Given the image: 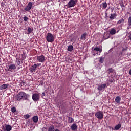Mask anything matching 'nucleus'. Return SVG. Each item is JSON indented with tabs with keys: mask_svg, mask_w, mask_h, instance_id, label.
I'll return each instance as SVG.
<instances>
[{
	"mask_svg": "<svg viewBox=\"0 0 131 131\" xmlns=\"http://www.w3.org/2000/svg\"><path fill=\"white\" fill-rule=\"evenodd\" d=\"M30 96L29 94H27L25 92H20L16 96V99L17 101H20L21 100H28Z\"/></svg>",
	"mask_w": 131,
	"mask_h": 131,
	"instance_id": "obj_1",
	"label": "nucleus"
},
{
	"mask_svg": "<svg viewBox=\"0 0 131 131\" xmlns=\"http://www.w3.org/2000/svg\"><path fill=\"white\" fill-rule=\"evenodd\" d=\"M103 51V49L102 48H100L96 46L92 50V54L93 56H98V54L100 55L101 53Z\"/></svg>",
	"mask_w": 131,
	"mask_h": 131,
	"instance_id": "obj_2",
	"label": "nucleus"
},
{
	"mask_svg": "<svg viewBox=\"0 0 131 131\" xmlns=\"http://www.w3.org/2000/svg\"><path fill=\"white\" fill-rule=\"evenodd\" d=\"M46 40L48 42H53L55 40V36L51 33H48L46 36Z\"/></svg>",
	"mask_w": 131,
	"mask_h": 131,
	"instance_id": "obj_3",
	"label": "nucleus"
},
{
	"mask_svg": "<svg viewBox=\"0 0 131 131\" xmlns=\"http://www.w3.org/2000/svg\"><path fill=\"white\" fill-rule=\"evenodd\" d=\"M95 117L98 118L99 120L104 118V113L102 111H98L95 113Z\"/></svg>",
	"mask_w": 131,
	"mask_h": 131,
	"instance_id": "obj_4",
	"label": "nucleus"
},
{
	"mask_svg": "<svg viewBox=\"0 0 131 131\" xmlns=\"http://www.w3.org/2000/svg\"><path fill=\"white\" fill-rule=\"evenodd\" d=\"M77 0H70L66 5L68 8H72L76 5Z\"/></svg>",
	"mask_w": 131,
	"mask_h": 131,
	"instance_id": "obj_5",
	"label": "nucleus"
},
{
	"mask_svg": "<svg viewBox=\"0 0 131 131\" xmlns=\"http://www.w3.org/2000/svg\"><path fill=\"white\" fill-rule=\"evenodd\" d=\"M2 129L3 131H11L12 126L10 125L4 124L2 125Z\"/></svg>",
	"mask_w": 131,
	"mask_h": 131,
	"instance_id": "obj_6",
	"label": "nucleus"
},
{
	"mask_svg": "<svg viewBox=\"0 0 131 131\" xmlns=\"http://www.w3.org/2000/svg\"><path fill=\"white\" fill-rule=\"evenodd\" d=\"M32 98L34 102H36L37 101H39V99H40V96L39 94L37 93H35L32 95Z\"/></svg>",
	"mask_w": 131,
	"mask_h": 131,
	"instance_id": "obj_7",
	"label": "nucleus"
},
{
	"mask_svg": "<svg viewBox=\"0 0 131 131\" xmlns=\"http://www.w3.org/2000/svg\"><path fill=\"white\" fill-rule=\"evenodd\" d=\"M37 60L39 63H44L45 61H46V57L43 55L38 56Z\"/></svg>",
	"mask_w": 131,
	"mask_h": 131,
	"instance_id": "obj_8",
	"label": "nucleus"
},
{
	"mask_svg": "<svg viewBox=\"0 0 131 131\" xmlns=\"http://www.w3.org/2000/svg\"><path fill=\"white\" fill-rule=\"evenodd\" d=\"M32 6H33V3H32V2H29L27 6L25 9L26 12H28V11H30V10L32 9Z\"/></svg>",
	"mask_w": 131,
	"mask_h": 131,
	"instance_id": "obj_9",
	"label": "nucleus"
},
{
	"mask_svg": "<svg viewBox=\"0 0 131 131\" xmlns=\"http://www.w3.org/2000/svg\"><path fill=\"white\" fill-rule=\"evenodd\" d=\"M16 69V64H10L8 67L7 71H10V72H13L14 70Z\"/></svg>",
	"mask_w": 131,
	"mask_h": 131,
	"instance_id": "obj_10",
	"label": "nucleus"
},
{
	"mask_svg": "<svg viewBox=\"0 0 131 131\" xmlns=\"http://www.w3.org/2000/svg\"><path fill=\"white\" fill-rule=\"evenodd\" d=\"M37 68V64L36 63L34 64L30 68V71L32 73L35 72V70Z\"/></svg>",
	"mask_w": 131,
	"mask_h": 131,
	"instance_id": "obj_11",
	"label": "nucleus"
},
{
	"mask_svg": "<svg viewBox=\"0 0 131 131\" xmlns=\"http://www.w3.org/2000/svg\"><path fill=\"white\" fill-rule=\"evenodd\" d=\"M106 86V84H100L98 85V91H102V90H104Z\"/></svg>",
	"mask_w": 131,
	"mask_h": 131,
	"instance_id": "obj_12",
	"label": "nucleus"
},
{
	"mask_svg": "<svg viewBox=\"0 0 131 131\" xmlns=\"http://www.w3.org/2000/svg\"><path fill=\"white\" fill-rule=\"evenodd\" d=\"M119 32V30H118L116 32V29H115V28H112L110 30V34H111V35H114V34H115L116 32L118 33Z\"/></svg>",
	"mask_w": 131,
	"mask_h": 131,
	"instance_id": "obj_13",
	"label": "nucleus"
},
{
	"mask_svg": "<svg viewBox=\"0 0 131 131\" xmlns=\"http://www.w3.org/2000/svg\"><path fill=\"white\" fill-rule=\"evenodd\" d=\"M32 120L34 123L38 122V116H34L32 117Z\"/></svg>",
	"mask_w": 131,
	"mask_h": 131,
	"instance_id": "obj_14",
	"label": "nucleus"
},
{
	"mask_svg": "<svg viewBox=\"0 0 131 131\" xmlns=\"http://www.w3.org/2000/svg\"><path fill=\"white\" fill-rule=\"evenodd\" d=\"M128 27H127V30H129L131 28V16L129 17L128 19Z\"/></svg>",
	"mask_w": 131,
	"mask_h": 131,
	"instance_id": "obj_15",
	"label": "nucleus"
},
{
	"mask_svg": "<svg viewBox=\"0 0 131 131\" xmlns=\"http://www.w3.org/2000/svg\"><path fill=\"white\" fill-rule=\"evenodd\" d=\"M117 17V14H116V13L111 14V16L110 17V19L111 20H114Z\"/></svg>",
	"mask_w": 131,
	"mask_h": 131,
	"instance_id": "obj_16",
	"label": "nucleus"
},
{
	"mask_svg": "<svg viewBox=\"0 0 131 131\" xmlns=\"http://www.w3.org/2000/svg\"><path fill=\"white\" fill-rule=\"evenodd\" d=\"M121 101V98L119 96H117L115 98V102L117 104H120V101Z\"/></svg>",
	"mask_w": 131,
	"mask_h": 131,
	"instance_id": "obj_17",
	"label": "nucleus"
},
{
	"mask_svg": "<svg viewBox=\"0 0 131 131\" xmlns=\"http://www.w3.org/2000/svg\"><path fill=\"white\" fill-rule=\"evenodd\" d=\"M101 6H102V9L105 10L108 7V4H107V2H104L102 3Z\"/></svg>",
	"mask_w": 131,
	"mask_h": 131,
	"instance_id": "obj_18",
	"label": "nucleus"
},
{
	"mask_svg": "<svg viewBox=\"0 0 131 131\" xmlns=\"http://www.w3.org/2000/svg\"><path fill=\"white\" fill-rule=\"evenodd\" d=\"M71 128L72 130H75L76 129H77V126L76 125V124H73L71 125Z\"/></svg>",
	"mask_w": 131,
	"mask_h": 131,
	"instance_id": "obj_19",
	"label": "nucleus"
},
{
	"mask_svg": "<svg viewBox=\"0 0 131 131\" xmlns=\"http://www.w3.org/2000/svg\"><path fill=\"white\" fill-rule=\"evenodd\" d=\"M8 86H9V84H4L1 85V90H6V89L8 88Z\"/></svg>",
	"mask_w": 131,
	"mask_h": 131,
	"instance_id": "obj_20",
	"label": "nucleus"
},
{
	"mask_svg": "<svg viewBox=\"0 0 131 131\" xmlns=\"http://www.w3.org/2000/svg\"><path fill=\"white\" fill-rule=\"evenodd\" d=\"M27 31L28 33H27V34H30V33H32V32H33V29L30 27H28Z\"/></svg>",
	"mask_w": 131,
	"mask_h": 131,
	"instance_id": "obj_21",
	"label": "nucleus"
},
{
	"mask_svg": "<svg viewBox=\"0 0 131 131\" xmlns=\"http://www.w3.org/2000/svg\"><path fill=\"white\" fill-rule=\"evenodd\" d=\"M67 50L69 52H72V51H73V46L72 45L69 46Z\"/></svg>",
	"mask_w": 131,
	"mask_h": 131,
	"instance_id": "obj_22",
	"label": "nucleus"
},
{
	"mask_svg": "<svg viewBox=\"0 0 131 131\" xmlns=\"http://www.w3.org/2000/svg\"><path fill=\"white\" fill-rule=\"evenodd\" d=\"M48 131H55V127L53 125L50 126L48 128Z\"/></svg>",
	"mask_w": 131,
	"mask_h": 131,
	"instance_id": "obj_23",
	"label": "nucleus"
},
{
	"mask_svg": "<svg viewBox=\"0 0 131 131\" xmlns=\"http://www.w3.org/2000/svg\"><path fill=\"white\" fill-rule=\"evenodd\" d=\"M121 127V124H118L115 127V129L116 130H118Z\"/></svg>",
	"mask_w": 131,
	"mask_h": 131,
	"instance_id": "obj_24",
	"label": "nucleus"
},
{
	"mask_svg": "<svg viewBox=\"0 0 131 131\" xmlns=\"http://www.w3.org/2000/svg\"><path fill=\"white\" fill-rule=\"evenodd\" d=\"M123 22H124V19L121 18L117 21V24H121V23H123Z\"/></svg>",
	"mask_w": 131,
	"mask_h": 131,
	"instance_id": "obj_25",
	"label": "nucleus"
},
{
	"mask_svg": "<svg viewBox=\"0 0 131 131\" xmlns=\"http://www.w3.org/2000/svg\"><path fill=\"white\" fill-rule=\"evenodd\" d=\"M68 121L70 122V123H72V122L74 121V120L72 117H69Z\"/></svg>",
	"mask_w": 131,
	"mask_h": 131,
	"instance_id": "obj_26",
	"label": "nucleus"
},
{
	"mask_svg": "<svg viewBox=\"0 0 131 131\" xmlns=\"http://www.w3.org/2000/svg\"><path fill=\"white\" fill-rule=\"evenodd\" d=\"M24 118L25 119H28V118H30V115H29V114H27V115H25L24 116Z\"/></svg>",
	"mask_w": 131,
	"mask_h": 131,
	"instance_id": "obj_27",
	"label": "nucleus"
},
{
	"mask_svg": "<svg viewBox=\"0 0 131 131\" xmlns=\"http://www.w3.org/2000/svg\"><path fill=\"white\" fill-rule=\"evenodd\" d=\"M85 36H86V33H85L82 35V39L83 40H85Z\"/></svg>",
	"mask_w": 131,
	"mask_h": 131,
	"instance_id": "obj_28",
	"label": "nucleus"
},
{
	"mask_svg": "<svg viewBox=\"0 0 131 131\" xmlns=\"http://www.w3.org/2000/svg\"><path fill=\"white\" fill-rule=\"evenodd\" d=\"M11 111H12V112H13V113H15V112H16V107H12L11 108Z\"/></svg>",
	"mask_w": 131,
	"mask_h": 131,
	"instance_id": "obj_29",
	"label": "nucleus"
},
{
	"mask_svg": "<svg viewBox=\"0 0 131 131\" xmlns=\"http://www.w3.org/2000/svg\"><path fill=\"white\" fill-rule=\"evenodd\" d=\"M24 20L25 21V22H27V21L28 20V17H27V16H24Z\"/></svg>",
	"mask_w": 131,
	"mask_h": 131,
	"instance_id": "obj_30",
	"label": "nucleus"
},
{
	"mask_svg": "<svg viewBox=\"0 0 131 131\" xmlns=\"http://www.w3.org/2000/svg\"><path fill=\"white\" fill-rule=\"evenodd\" d=\"M99 62H100V63H103L104 62V60H103V58L100 57Z\"/></svg>",
	"mask_w": 131,
	"mask_h": 131,
	"instance_id": "obj_31",
	"label": "nucleus"
},
{
	"mask_svg": "<svg viewBox=\"0 0 131 131\" xmlns=\"http://www.w3.org/2000/svg\"><path fill=\"white\" fill-rule=\"evenodd\" d=\"M39 85H41L42 86L43 85V81L42 80L40 81Z\"/></svg>",
	"mask_w": 131,
	"mask_h": 131,
	"instance_id": "obj_32",
	"label": "nucleus"
},
{
	"mask_svg": "<svg viewBox=\"0 0 131 131\" xmlns=\"http://www.w3.org/2000/svg\"><path fill=\"white\" fill-rule=\"evenodd\" d=\"M108 71L110 72V73H111L112 72H113V70H112V68L109 69Z\"/></svg>",
	"mask_w": 131,
	"mask_h": 131,
	"instance_id": "obj_33",
	"label": "nucleus"
},
{
	"mask_svg": "<svg viewBox=\"0 0 131 131\" xmlns=\"http://www.w3.org/2000/svg\"><path fill=\"white\" fill-rule=\"evenodd\" d=\"M42 97H45V96H46V93H45V92H43L42 93Z\"/></svg>",
	"mask_w": 131,
	"mask_h": 131,
	"instance_id": "obj_34",
	"label": "nucleus"
},
{
	"mask_svg": "<svg viewBox=\"0 0 131 131\" xmlns=\"http://www.w3.org/2000/svg\"><path fill=\"white\" fill-rule=\"evenodd\" d=\"M129 39H130V40H131V33L129 34Z\"/></svg>",
	"mask_w": 131,
	"mask_h": 131,
	"instance_id": "obj_35",
	"label": "nucleus"
},
{
	"mask_svg": "<svg viewBox=\"0 0 131 131\" xmlns=\"http://www.w3.org/2000/svg\"><path fill=\"white\" fill-rule=\"evenodd\" d=\"M79 39H80V40H81V39H82V35H81L80 38H79Z\"/></svg>",
	"mask_w": 131,
	"mask_h": 131,
	"instance_id": "obj_36",
	"label": "nucleus"
},
{
	"mask_svg": "<svg viewBox=\"0 0 131 131\" xmlns=\"http://www.w3.org/2000/svg\"><path fill=\"white\" fill-rule=\"evenodd\" d=\"M121 6L122 7V8H124V4H122L121 5Z\"/></svg>",
	"mask_w": 131,
	"mask_h": 131,
	"instance_id": "obj_37",
	"label": "nucleus"
},
{
	"mask_svg": "<svg viewBox=\"0 0 131 131\" xmlns=\"http://www.w3.org/2000/svg\"><path fill=\"white\" fill-rule=\"evenodd\" d=\"M54 131H60V130L58 129L57 128L55 129Z\"/></svg>",
	"mask_w": 131,
	"mask_h": 131,
	"instance_id": "obj_38",
	"label": "nucleus"
},
{
	"mask_svg": "<svg viewBox=\"0 0 131 131\" xmlns=\"http://www.w3.org/2000/svg\"><path fill=\"white\" fill-rule=\"evenodd\" d=\"M129 74H130V75H131V69L129 71Z\"/></svg>",
	"mask_w": 131,
	"mask_h": 131,
	"instance_id": "obj_39",
	"label": "nucleus"
},
{
	"mask_svg": "<svg viewBox=\"0 0 131 131\" xmlns=\"http://www.w3.org/2000/svg\"><path fill=\"white\" fill-rule=\"evenodd\" d=\"M36 64H37V66L38 67L39 66V63H37Z\"/></svg>",
	"mask_w": 131,
	"mask_h": 131,
	"instance_id": "obj_40",
	"label": "nucleus"
},
{
	"mask_svg": "<svg viewBox=\"0 0 131 131\" xmlns=\"http://www.w3.org/2000/svg\"><path fill=\"white\" fill-rule=\"evenodd\" d=\"M18 65H20V61H18Z\"/></svg>",
	"mask_w": 131,
	"mask_h": 131,
	"instance_id": "obj_41",
	"label": "nucleus"
},
{
	"mask_svg": "<svg viewBox=\"0 0 131 131\" xmlns=\"http://www.w3.org/2000/svg\"><path fill=\"white\" fill-rule=\"evenodd\" d=\"M112 12H113V9H112Z\"/></svg>",
	"mask_w": 131,
	"mask_h": 131,
	"instance_id": "obj_42",
	"label": "nucleus"
},
{
	"mask_svg": "<svg viewBox=\"0 0 131 131\" xmlns=\"http://www.w3.org/2000/svg\"><path fill=\"white\" fill-rule=\"evenodd\" d=\"M0 131H3L2 129H0Z\"/></svg>",
	"mask_w": 131,
	"mask_h": 131,
	"instance_id": "obj_43",
	"label": "nucleus"
},
{
	"mask_svg": "<svg viewBox=\"0 0 131 131\" xmlns=\"http://www.w3.org/2000/svg\"><path fill=\"white\" fill-rule=\"evenodd\" d=\"M23 83H25V82H24Z\"/></svg>",
	"mask_w": 131,
	"mask_h": 131,
	"instance_id": "obj_44",
	"label": "nucleus"
},
{
	"mask_svg": "<svg viewBox=\"0 0 131 131\" xmlns=\"http://www.w3.org/2000/svg\"><path fill=\"white\" fill-rule=\"evenodd\" d=\"M85 59V58H84V59Z\"/></svg>",
	"mask_w": 131,
	"mask_h": 131,
	"instance_id": "obj_45",
	"label": "nucleus"
}]
</instances>
